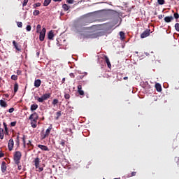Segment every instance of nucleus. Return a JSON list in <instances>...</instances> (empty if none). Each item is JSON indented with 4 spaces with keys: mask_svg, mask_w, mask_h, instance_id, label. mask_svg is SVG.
I'll return each instance as SVG.
<instances>
[{
    "mask_svg": "<svg viewBox=\"0 0 179 179\" xmlns=\"http://www.w3.org/2000/svg\"><path fill=\"white\" fill-rule=\"evenodd\" d=\"M113 179H118V178H113Z\"/></svg>",
    "mask_w": 179,
    "mask_h": 179,
    "instance_id": "6e6d98bb",
    "label": "nucleus"
},
{
    "mask_svg": "<svg viewBox=\"0 0 179 179\" xmlns=\"http://www.w3.org/2000/svg\"><path fill=\"white\" fill-rule=\"evenodd\" d=\"M119 19H120V22H121V18H120V17H119Z\"/></svg>",
    "mask_w": 179,
    "mask_h": 179,
    "instance_id": "864d4df0",
    "label": "nucleus"
},
{
    "mask_svg": "<svg viewBox=\"0 0 179 179\" xmlns=\"http://www.w3.org/2000/svg\"><path fill=\"white\" fill-rule=\"evenodd\" d=\"M42 83V81L38 80H35V83H34V86H35V88L39 87V85Z\"/></svg>",
    "mask_w": 179,
    "mask_h": 179,
    "instance_id": "a211bd4d",
    "label": "nucleus"
},
{
    "mask_svg": "<svg viewBox=\"0 0 179 179\" xmlns=\"http://www.w3.org/2000/svg\"><path fill=\"white\" fill-rule=\"evenodd\" d=\"M54 2H61L62 0H53Z\"/></svg>",
    "mask_w": 179,
    "mask_h": 179,
    "instance_id": "3c124183",
    "label": "nucleus"
},
{
    "mask_svg": "<svg viewBox=\"0 0 179 179\" xmlns=\"http://www.w3.org/2000/svg\"><path fill=\"white\" fill-rule=\"evenodd\" d=\"M78 95H80V96L84 95V92H83V90H81L80 85H78Z\"/></svg>",
    "mask_w": 179,
    "mask_h": 179,
    "instance_id": "4be33fe9",
    "label": "nucleus"
},
{
    "mask_svg": "<svg viewBox=\"0 0 179 179\" xmlns=\"http://www.w3.org/2000/svg\"><path fill=\"white\" fill-rule=\"evenodd\" d=\"M0 106L2 108H6V102L0 100Z\"/></svg>",
    "mask_w": 179,
    "mask_h": 179,
    "instance_id": "5701e85b",
    "label": "nucleus"
},
{
    "mask_svg": "<svg viewBox=\"0 0 179 179\" xmlns=\"http://www.w3.org/2000/svg\"><path fill=\"white\" fill-rule=\"evenodd\" d=\"M38 148H40V150H43L45 152L50 151V150L47 149V146L38 145Z\"/></svg>",
    "mask_w": 179,
    "mask_h": 179,
    "instance_id": "f3484780",
    "label": "nucleus"
},
{
    "mask_svg": "<svg viewBox=\"0 0 179 179\" xmlns=\"http://www.w3.org/2000/svg\"><path fill=\"white\" fill-rule=\"evenodd\" d=\"M175 30L179 32V24H175Z\"/></svg>",
    "mask_w": 179,
    "mask_h": 179,
    "instance_id": "f704fd0d",
    "label": "nucleus"
},
{
    "mask_svg": "<svg viewBox=\"0 0 179 179\" xmlns=\"http://www.w3.org/2000/svg\"><path fill=\"white\" fill-rule=\"evenodd\" d=\"M51 130H52V127H48V129L45 130V134L41 136V138L45 139V138H47V136H50V131Z\"/></svg>",
    "mask_w": 179,
    "mask_h": 179,
    "instance_id": "1a4fd4ad",
    "label": "nucleus"
},
{
    "mask_svg": "<svg viewBox=\"0 0 179 179\" xmlns=\"http://www.w3.org/2000/svg\"><path fill=\"white\" fill-rule=\"evenodd\" d=\"M4 157V153H2L1 151H0V158Z\"/></svg>",
    "mask_w": 179,
    "mask_h": 179,
    "instance_id": "de8ad7c7",
    "label": "nucleus"
},
{
    "mask_svg": "<svg viewBox=\"0 0 179 179\" xmlns=\"http://www.w3.org/2000/svg\"><path fill=\"white\" fill-rule=\"evenodd\" d=\"M148 36H149V29L144 31V32H141V38H145Z\"/></svg>",
    "mask_w": 179,
    "mask_h": 179,
    "instance_id": "f8f14e48",
    "label": "nucleus"
},
{
    "mask_svg": "<svg viewBox=\"0 0 179 179\" xmlns=\"http://www.w3.org/2000/svg\"><path fill=\"white\" fill-rule=\"evenodd\" d=\"M34 163H35V169H38V172H42V167H39V158H35Z\"/></svg>",
    "mask_w": 179,
    "mask_h": 179,
    "instance_id": "0eeeda50",
    "label": "nucleus"
},
{
    "mask_svg": "<svg viewBox=\"0 0 179 179\" xmlns=\"http://www.w3.org/2000/svg\"><path fill=\"white\" fill-rule=\"evenodd\" d=\"M62 115L59 111L55 113V120H57V118H59V116Z\"/></svg>",
    "mask_w": 179,
    "mask_h": 179,
    "instance_id": "bb28decb",
    "label": "nucleus"
},
{
    "mask_svg": "<svg viewBox=\"0 0 179 179\" xmlns=\"http://www.w3.org/2000/svg\"><path fill=\"white\" fill-rule=\"evenodd\" d=\"M45 28H42L41 26L38 24V28H36V33L40 34V37H38V40L40 41H45Z\"/></svg>",
    "mask_w": 179,
    "mask_h": 179,
    "instance_id": "7ed1b4c3",
    "label": "nucleus"
},
{
    "mask_svg": "<svg viewBox=\"0 0 179 179\" xmlns=\"http://www.w3.org/2000/svg\"><path fill=\"white\" fill-rule=\"evenodd\" d=\"M119 36H120L121 40L124 38V34H123V31L119 32Z\"/></svg>",
    "mask_w": 179,
    "mask_h": 179,
    "instance_id": "cd10ccee",
    "label": "nucleus"
},
{
    "mask_svg": "<svg viewBox=\"0 0 179 179\" xmlns=\"http://www.w3.org/2000/svg\"><path fill=\"white\" fill-rule=\"evenodd\" d=\"M48 99H50V93L44 94L40 97H35V100H38V103H42Z\"/></svg>",
    "mask_w": 179,
    "mask_h": 179,
    "instance_id": "39448f33",
    "label": "nucleus"
},
{
    "mask_svg": "<svg viewBox=\"0 0 179 179\" xmlns=\"http://www.w3.org/2000/svg\"><path fill=\"white\" fill-rule=\"evenodd\" d=\"M15 125H17V122H10V127H14Z\"/></svg>",
    "mask_w": 179,
    "mask_h": 179,
    "instance_id": "4c0bfd02",
    "label": "nucleus"
},
{
    "mask_svg": "<svg viewBox=\"0 0 179 179\" xmlns=\"http://www.w3.org/2000/svg\"><path fill=\"white\" fill-rule=\"evenodd\" d=\"M14 143H19V136H17V140L10 139V141L7 143V149H8V150L12 151V148L14 147Z\"/></svg>",
    "mask_w": 179,
    "mask_h": 179,
    "instance_id": "423d86ee",
    "label": "nucleus"
},
{
    "mask_svg": "<svg viewBox=\"0 0 179 179\" xmlns=\"http://www.w3.org/2000/svg\"><path fill=\"white\" fill-rule=\"evenodd\" d=\"M103 62H106V66L108 67V69H110V62L108 60L107 56H103Z\"/></svg>",
    "mask_w": 179,
    "mask_h": 179,
    "instance_id": "4468645a",
    "label": "nucleus"
},
{
    "mask_svg": "<svg viewBox=\"0 0 179 179\" xmlns=\"http://www.w3.org/2000/svg\"><path fill=\"white\" fill-rule=\"evenodd\" d=\"M33 15H34V16H38V15H40V10H35L33 12Z\"/></svg>",
    "mask_w": 179,
    "mask_h": 179,
    "instance_id": "393cba45",
    "label": "nucleus"
},
{
    "mask_svg": "<svg viewBox=\"0 0 179 179\" xmlns=\"http://www.w3.org/2000/svg\"><path fill=\"white\" fill-rule=\"evenodd\" d=\"M59 145H60V146H65V140L60 141V143H59Z\"/></svg>",
    "mask_w": 179,
    "mask_h": 179,
    "instance_id": "c9c22d12",
    "label": "nucleus"
},
{
    "mask_svg": "<svg viewBox=\"0 0 179 179\" xmlns=\"http://www.w3.org/2000/svg\"><path fill=\"white\" fill-rule=\"evenodd\" d=\"M22 158V153L19 151L15 152V155H13V160H15V164H17V170H22V166H19V159Z\"/></svg>",
    "mask_w": 179,
    "mask_h": 179,
    "instance_id": "20e7f679",
    "label": "nucleus"
},
{
    "mask_svg": "<svg viewBox=\"0 0 179 179\" xmlns=\"http://www.w3.org/2000/svg\"><path fill=\"white\" fill-rule=\"evenodd\" d=\"M0 169L2 170V173L6 172V162H2V165H1Z\"/></svg>",
    "mask_w": 179,
    "mask_h": 179,
    "instance_id": "ddd939ff",
    "label": "nucleus"
},
{
    "mask_svg": "<svg viewBox=\"0 0 179 179\" xmlns=\"http://www.w3.org/2000/svg\"><path fill=\"white\" fill-rule=\"evenodd\" d=\"M12 80H17V76L15 75H12L11 78Z\"/></svg>",
    "mask_w": 179,
    "mask_h": 179,
    "instance_id": "ea45409f",
    "label": "nucleus"
},
{
    "mask_svg": "<svg viewBox=\"0 0 179 179\" xmlns=\"http://www.w3.org/2000/svg\"><path fill=\"white\" fill-rule=\"evenodd\" d=\"M60 83H65V78H63V80H62V81H60Z\"/></svg>",
    "mask_w": 179,
    "mask_h": 179,
    "instance_id": "8fccbe9b",
    "label": "nucleus"
},
{
    "mask_svg": "<svg viewBox=\"0 0 179 179\" xmlns=\"http://www.w3.org/2000/svg\"><path fill=\"white\" fill-rule=\"evenodd\" d=\"M128 80V77H124V80Z\"/></svg>",
    "mask_w": 179,
    "mask_h": 179,
    "instance_id": "603ef678",
    "label": "nucleus"
},
{
    "mask_svg": "<svg viewBox=\"0 0 179 179\" xmlns=\"http://www.w3.org/2000/svg\"><path fill=\"white\" fill-rule=\"evenodd\" d=\"M19 85L17 83H15V93H17V90H18Z\"/></svg>",
    "mask_w": 179,
    "mask_h": 179,
    "instance_id": "e433bc0d",
    "label": "nucleus"
},
{
    "mask_svg": "<svg viewBox=\"0 0 179 179\" xmlns=\"http://www.w3.org/2000/svg\"><path fill=\"white\" fill-rule=\"evenodd\" d=\"M74 1H75V0H66V3H70V4L73 3Z\"/></svg>",
    "mask_w": 179,
    "mask_h": 179,
    "instance_id": "37998d69",
    "label": "nucleus"
},
{
    "mask_svg": "<svg viewBox=\"0 0 179 179\" xmlns=\"http://www.w3.org/2000/svg\"><path fill=\"white\" fill-rule=\"evenodd\" d=\"M14 112V108H10V110H8V113H12Z\"/></svg>",
    "mask_w": 179,
    "mask_h": 179,
    "instance_id": "a18cd8bd",
    "label": "nucleus"
},
{
    "mask_svg": "<svg viewBox=\"0 0 179 179\" xmlns=\"http://www.w3.org/2000/svg\"><path fill=\"white\" fill-rule=\"evenodd\" d=\"M178 166H179V164H178Z\"/></svg>",
    "mask_w": 179,
    "mask_h": 179,
    "instance_id": "bf43d9fd",
    "label": "nucleus"
},
{
    "mask_svg": "<svg viewBox=\"0 0 179 179\" xmlns=\"http://www.w3.org/2000/svg\"><path fill=\"white\" fill-rule=\"evenodd\" d=\"M52 0H45L43 2V6H48L51 3Z\"/></svg>",
    "mask_w": 179,
    "mask_h": 179,
    "instance_id": "412c9836",
    "label": "nucleus"
},
{
    "mask_svg": "<svg viewBox=\"0 0 179 179\" xmlns=\"http://www.w3.org/2000/svg\"><path fill=\"white\" fill-rule=\"evenodd\" d=\"M155 89L157 90V92H162V85H159V83L155 84Z\"/></svg>",
    "mask_w": 179,
    "mask_h": 179,
    "instance_id": "dca6fc26",
    "label": "nucleus"
},
{
    "mask_svg": "<svg viewBox=\"0 0 179 179\" xmlns=\"http://www.w3.org/2000/svg\"><path fill=\"white\" fill-rule=\"evenodd\" d=\"M69 76H71V78H75V75L73 74V73H71V74H69Z\"/></svg>",
    "mask_w": 179,
    "mask_h": 179,
    "instance_id": "49530a36",
    "label": "nucleus"
},
{
    "mask_svg": "<svg viewBox=\"0 0 179 179\" xmlns=\"http://www.w3.org/2000/svg\"><path fill=\"white\" fill-rule=\"evenodd\" d=\"M12 45L15 46V50H17V51H19V48L17 46V42L12 41Z\"/></svg>",
    "mask_w": 179,
    "mask_h": 179,
    "instance_id": "a878e982",
    "label": "nucleus"
},
{
    "mask_svg": "<svg viewBox=\"0 0 179 179\" xmlns=\"http://www.w3.org/2000/svg\"><path fill=\"white\" fill-rule=\"evenodd\" d=\"M62 8H63V9H64V10H69V7L66 4H63Z\"/></svg>",
    "mask_w": 179,
    "mask_h": 179,
    "instance_id": "c756f323",
    "label": "nucleus"
},
{
    "mask_svg": "<svg viewBox=\"0 0 179 179\" xmlns=\"http://www.w3.org/2000/svg\"><path fill=\"white\" fill-rule=\"evenodd\" d=\"M27 120H30L31 127L37 128V113H32Z\"/></svg>",
    "mask_w": 179,
    "mask_h": 179,
    "instance_id": "f03ea898",
    "label": "nucleus"
},
{
    "mask_svg": "<svg viewBox=\"0 0 179 179\" xmlns=\"http://www.w3.org/2000/svg\"><path fill=\"white\" fill-rule=\"evenodd\" d=\"M55 35L52 34V31H48V40H52Z\"/></svg>",
    "mask_w": 179,
    "mask_h": 179,
    "instance_id": "6ab92c4d",
    "label": "nucleus"
},
{
    "mask_svg": "<svg viewBox=\"0 0 179 179\" xmlns=\"http://www.w3.org/2000/svg\"><path fill=\"white\" fill-rule=\"evenodd\" d=\"M27 146L31 148V142L27 141V143H24V136H22V147Z\"/></svg>",
    "mask_w": 179,
    "mask_h": 179,
    "instance_id": "9b49d317",
    "label": "nucleus"
},
{
    "mask_svg": "<svg viewBox=\"0 0 179 179\" xmlns=\"http://www.w3.org/2000/svg\"><path fill=\"white\" fill-rule=\"evenodd\" d=\"M100 27H103V24H99L94 26H91V29L94 30V31H98L101 30Z\"/></svg>",
    "mask_w": 179,
    "mask_h": 179,
    "instance_id": "6e6552de",
    "label": "nucleus"
},
{
    "mask_svg": "<svg viewBox=\"0 0 179 179\" xmlns=\"http://www.w3.org/2000/svg\"><path fill=\"white\" fill-rule=\"evenodd\" d=\"M37 110V104L30 105V111H34Z\"/></svg>",
    "mask_w": 179,
    "mask_h": 179,
    "instance_id": "aec40b11",
    "label": "nucleus"
},
{
    "mask_svg": "<svg viewBox=\"0 0 179 179\" xmlns=\"http://www.w3.org/2000/svg\"><path fill=\"white\" fill-rule=\"evenodd\" d=\"M174 17L173 16H166L164 17V20L166 23H170L171 20H173Z\"/></svg>",
    "mask_w": 179,
    "mask_h": 179,
    "instance_id": "2eb2a0df",
    "label": "nucleus"
},
{
    "mask_svg": "<svg viewBox=\"0 0 179 179\" xmlns=\"http://www.w3.org/2000/svg\"><path fill=\"white\" fill-rule=\"evenodd\" d=\"M64 98H66V99H70V94H66V95H64Z\"/></svg>",
    "mask_w": 179,
    "mask_h": 179,
    "instance_id": "c03bdc74",
    "label": "nucleus"
},
{
    "mask_svg": "<svg viewBox=\"0 0 179 179\" xmlns=\"http://www.w3.org/2000/svg\"><path fill=\"white\" fill-rule=\"evenodd\" d=\"M31 27L29 25H27V27H25V30L27 31H31Z\"/></svg>",
    "mask_w": 179,
    "mask_h": 179,
    "instance_id": "58836bf2",
    "label": "nucleus"
},
{
    "mask_svg": "<svg viewBox=\"0 0 179 179\" xmlns=\"http://www.w3.org/2000/svg\"><path fill=\"white\" fill-rule=\"evenodd\" d=\"M29 2V0H24L22 3V6L24 8L27 5V3Z\"/></svg>",
    "mask_w": 179,
    "mask_h": 179,
    "instance_id": "473e14b6",
    "label": "nucleus"
},
{
    "mask_svg": "<svg viewBox=\"0 0 179 179\" xmlns=\"http://www.w3.org/2000/svg\"><path fill=\"white\" fill-rule=\"evenodd\" d=\"M8 134H9V131L1 130V129H0V139H4V135H6Z\"/></svg>",
    "mask_w": 179,
    "mask_h": 179,
    "instance_id": "9d476101",
    "label": "nucleus"
},
{
    "mask_svg": "<svg viewBox=\"0 0 179 179\" xmlns=\"http://www.w3.org/2000/svg\"><path fill=\"white\" fill-rule=\"evenodd\" d=\"M57 105V99H52V106Z\"/></svg>",
    "mask_w": 179,
    "mask_h": 179,
    "instance_id": "a19ab883",
    "label": "nucleus"
},
{
    "mask_svg": "<svg viewBox=\"0 0 179 179\" xmlns=\"http://www.w3.org/2000/svg\"><path fill=\"white\" fill-rule=\"evenodd\" d=\"M18 23H22V22H18Z\"/></svg>",
    "mask_w": 179,
    "mask_h": 179,
    "instance_id": "13d9d810",
    "label": "nucleus"
},
{
    "mask_svg": "<svg viewBox=\"0 0 179 179\" xmlns=\"http://www.w3.org/2000/svg\"><path fill=\"white\" fill-rule=\"evenodd\" d=\"M0 126H4V129H2V131H6V123L2 122Z\"/></svg>",
    "mask_w": 179,
    "mask_h": 179,
    "instance_id": "7c9ffc66",
    "label": "nucleus"
},
{
    "mask_svg": "<svg viewBox=\"0 0 179 179\" xmlns=\"http://www.w3.org/2000/svg\"><path fill=\"white\" fill-rule=\"evenodd\" d=\"M136 176V172H131L127 175V178H131Z\"/></svg>",
    "mask_w": 179,
    "mask_h": 179,
    "instance_id": "b1692460",
    "label": "nucleus"
},
{
    "mask_svg": "<svg viewBox=\"0 0 179 179\" xmlns=\"http://www.w3.org/2000/svg\"><path fill=\"white\" fill-rule=\"evenodd\" d=\"M85 75H87V73H83V75L78 76V77H77V78H78V80H82L83 77L85 76Z\"/></svg>",
    "mask_w": 179,
    "mask_h": 179,
    "instance_id": "72a5a7b5",
    "label": "nucleus"
},
{
    "mask_svg": "<svg viewBox=\"0 0 179 179\" xmlns=\"http://www.w3.org/2000/svg\"><path fill=\"white\" fill-rule=\"evenodd\" d=\"M0 101H4V100H0Z\"/></svg>",
    "mask_w": 179,
    "mask_h": 179,
    "instance_id": "5fc2aeb1",
    "label": "nucleus"
},
{
    "mask_svg": "<svg viewBox=\"0 0 179 179\" xmlns=\"http://www.w3.org/2000/svg\"><path fill=\"white\" fill-rule=\"evenodd\" d=\"M174 18L175 19H178L179 18V14L178 13L173 14Z\"/></svg>",
    "mask_w": 179,
    "mask_h": 179,
    "instance_id": "79ce46f5",
    "label": "nucleus"
},
{
    "mask_svg": "<svg viewBox=\"0 0 179 179\" xmlns=\"http://www.w3.org/2000/svg\"><path fill=\"white\" fill-rule=\"evenodd\" d=\"M17 27L22 28V23L17 24Z\"/></svg>",
    "mask_w": 179,
    "mask_h": 179,
    "instance_id": "09e8293b",
    "label": "nucleus"
},
{
    "mask_svg": "<svg viewBox=\"0 0 179 179\" xmlns=\"http://www.w3.org/2000/svg\"><path fill=\"white\" fill-rule=\"evenodd\" d=\"M0 41H1V39H0Z\"/></svg>",
    "mask_w": 179,
    "mask_h": 179,
    "instance_id": "4d7b16f0",
    "label": "nucleus"
},
{
    "mask_svg": "<svg viewBox=\"0 0 179 179\" xmlns=\"http://www.w3.org/2000/svg\"><path fill=\"white\" fill-rule=\"evenodd\" d=\"M34 8H38L39 6H41V3H36L33 5Z\"/></svg>",
    "mask_w": 179,
    "mask_h": 179,
    "instance_id": "2f4dec72",
    "label": "nucleus"
},
{
    "mask_svg": "<svg viewBox=\"0 0 179 179\" xmlns=\"http://www.w3.org/2000/svg\"><path fill=\"white\" fill-rule=\"evenodd\" d=\"M166 1L164 0H157V3H159V5H164Z\"/></svg>",
    "mask_w": 179,
    "mask_h": 179,
    "instance_id": "c85d7f7f",
    "label": "nucleus"
},
{
    "mask_svg": "<svg viewBox=\"0 0 179 179\" xmlns=\"http://www.w3.org/2000/svg\"><path fill=\"white\" fill-rule=\"evenodd\" d=\"M91 15H93L95 22H106L111 17V13H108L106 10H99L90 13Z\"/></svg>",
    "mask_w": 179,
    "mask_h": 179,
    "instance_id": "f257e3e1",
    "label": "nucleus"
}]
</instances>
